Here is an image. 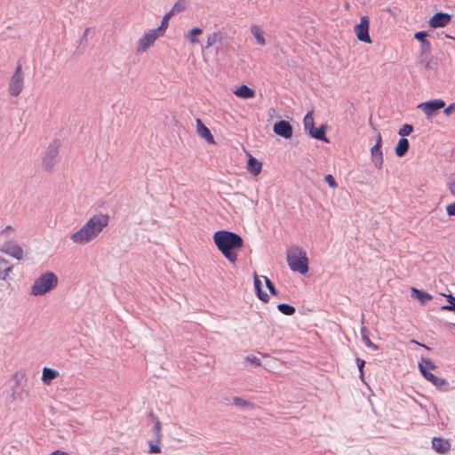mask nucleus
<instances>
[{
    "mask_svg": "<svg viewBox=\"0 0 455 455\" xmlns=\"http://www.w3.org/2000/svg\"><path fill=\"white\" fill-rule=\"evenodd\" d=\"M109 216L99 213L92 216L77 231L71 234L70 240L80 245H84L96 239L108 225Z\"/></svg>",
    "mask_w": 455,
    "mask_h": 455,
    "instance_id": "1",
    "label": "nucleus"
},
{
    "mask_svg": "<svg viewBox=\"0 0 455 455\" xmlns=\"http://www.w3.org/2000/svg\"><path fill=\"white\" fill-rule=\"evenodd\" d=\"M213 242L218 250L231 264L236 262L237 252L243 247V240L238 234L219 230L213 234Z\"/></svg>",
    "mask_w": 455,
    "mask_h": 455,
    "instance_id": "2",
    "label": "nucleus"
},
{
    "mask_svg": "<svg viewBox=\"0 0 455 455\" xmlns=\"http://www.w3.org/2000/svg\"><path fill=\"white\" fill-rule=\"evenodd\" d=\"M287 262L289 267L294 272L304 275L308 271V259L307 253L299 247H294L288 251Z\"/></svg>",
    "mask_w": 455,
    "mask_h": 455,
    "instance_id": "3",
    "label": "nucleus"
},
{
    "mask_svg": "<svg viewBox=\"0 0 455 455\" xmlns=\"http://www.w3.org/2000/svg\"><path fill=\"white\" fill-rule=\"evenodd\" d=\"M58 284L57 275L51 271L45 272L37 277L31 287V294L34 296L44 295Z\"/></svg>",
    "mask_w": 455,
    "mask_h": 455,
    "instance_id": "4",
    "label": "nucleus"
},
{
    "mask_svg": "<svg viewBox=\"0 0 455 455\" xmlns=\"http://www.w3.org/2000/svg\"><path fill=\"white\" fill-rule=\"evenodd\" d=\"M60 148V141L59 140H54L47 147L42 158V167L45 172H52L57 164Z\"/></svg>",
    "mask_w": 455,
    "mask_h": 455,
    "instance_id": "5",
    "label": "nucleus"
},
{
    "mask_svg": "<svg viewBox=\"0 0 455 455\" xmlns=\"http://www.w3.org/2000/svg\"><path fill=\"white\" fill-rule=\"evenodd\" d=\"M23 86L24 77L22 67L20 63H18L9 83V93L13 97H17L22 92Z\"/></svg>",
    "mask_w": 455,
    "mask_h": 455,
    "instance_id": "6",
    "label": "nucleus"
},
{
    "mask_svg": "<svg viewBox=\"0 0 455 455\" xmlns=\"http://www.w3.org/2000/svg\"><path fill=\"white\" fill-rule=\"evenodd\" d=\"M159 32L156 29H152L147 32L136 43V51L139 53L146 52L150 46L154 44L156 40L159 37Z\"/></svg>",
    "mask_w": 455,
    "mask_h": 455,
    "instance_id": "7",
    "label": "nucleus"
},
{
    "mask_svg": "<svg viewBox=\"0 0 455 455\" xmlns=\"http://www.w3.org/2000/svg\"><path fill=\"white\" fill-rule=\"evenodd\" d=\"M444 107L445 102L441 99L422 102L418 106V108L424 112L427 119L433 117L437 111Z\"/></svg>",
    "mask_w": 455,
    "mask_h": 455,
    "instance_id": "8",
    "label": "nucleus"
},
{
    "mask_svg": "<svg viewBox=\"0 0 455 455\" xmlns=\"http://www.w3.org/2000/svg\"><path fill=\"white\" fill-rule=\"evenodd\" d=\"M370 21L367 16H363L360 19V23L355 27V32L359 41L364 43H371L369 36Z\"/></svg>",
    "mask_w": 455,
    "mask_h": 455,
    "instance_id": "9",
    "label": "nucleus"
},
{
    "mask_svg": "<svg viewBox=\"0 0 455 455\" xmlns=\"http://www.w3.org/2000/svg\"><path fill=\"white\" fill-rule=\"evenodd\" d=\"M0 250L4 253L8 254L19 260L21 259L24 255L22 248L12 241L4 242Z\"/></svg>",
    "mask_w": 455,
    "mask_h": 455,
    "instance_id": "10",
    "label": "nucleus"
},
{
    "mask_svg": "<svg viewBox=\"0 0 455 455\" xmlns=\"http://www.w3.org/2000/svg\"><path fill=\"white\" fill-rule=\"evenodd\" d=\"M273 130L275 133L284 139H290L292 136V127L289 122L284 120L276 122Z\"/></svg>",
    "mask_w": 455,
    "mask_h": 455,
    "instance_id": "11",
    "label": "nucleus"
},
{
    "mask_svg": "<svg viewBox=\"0 0 455 455\" xmlns=\"http://www.w3.org/2000/svg\"><path fill=\"white\" fill-rule=\"evenodd\" d=\"M451 15L444 12L435 13L429 20V26L433 28L445 27L451 21Z\"/></svg>",
    "mask_w": 455,
    "mask_h": 455,
    "instance_id": "12",
    "label": "nucleus"
},
{
    "mask_svg": "<svg viewBox=\"0 0 455 455\" xmlns=\"http://www.w3.org/2000/svg\"><path fill=\"white\" fill-rule=\"evenodd\" d=\"M432 447L439 454H444L451 450V443L448 439L434 437L432 439Z\"/></svg>",
    "mask_w": 455,
    "mask_h": 455,
    "instance_id": "13",
    "label": "nucleus"
},
{
    "mask_svg": "<svg viewBox=\"0 0 455 455\" xmlns=\"http://www.w3.org/2000/svg\"><path fill=\"white\" fill-rule=\"evenodd\" d=\"M196 132L200 137L210 144H216L211 131L204 124L201 119H196Z\"/></svg>",
    "mask_w": 455,
    "mask_h": 455,
    "instance_id": "14",
    "label": "nucleus"
},
{
    "mask_svg": "<svg viewBox=\"0 0 455 455\" xmlns=\"http://www.w3.org/2000/svg\"><path fill=\"white\" fill-rule=\"evenodd\" d=\"M371 157L374 166L377 169L380 170L382 168L383 163H384L381 147H379V145H374L371 148Z\"/></svg>",
    "mask_w": 455,
    "mask_h": 455,
    "instance_id": "15",
    "label": "nucleus"
},
{
    "mask_svg": "<svg viewBox=\"0 0 455 455\" xmlns=\"http://www.w3.org/2000/svg\"><path fill=\"white\" fill-rule=\"evenodd\" d=\"M234 94L238 98L248 100L254 98L256 92L253 89L248 87L245 84H243L234 92Z\"/></svg>",
    "mask_w": 455,
    "mask_h": 455,
    "instance_id": "16",
    "label": "nucleus"
},
{
    "mask_svg": "<svg viewBox=\"0 0 455 455\" xmlns=\"http://www.w3.org/2000/svg\"><path fill=\"white\" fill-rule=\"evenodd\" d=\"M247 170L253 175L258 176L262 170V163L255 157L250 156L247 164Z\"/></svg>",
    "mask_w": 455,
    "mask_h": 455,
    "instance_id": "17",
    "label": "nucleus"
},
{
    "mask_svg": "<svg viewBox=\"0 0 455 455\" xmlns=\"http://www.w3.org/2000/svg\"><path fill=\"white\" fill-rule=\"evenodd\" d=\"M12 271V266L10 265V262L0 256V280H6Z\"/></svg>",
    "mask_w": 455,
    "mask_h": 455,
    "instance_id": "18",
    "label": "nucleus"
},
{
    "mask_svg": "<svg viewBox=\"0 0 455 455\" xmlns=\"http://www.w3.org/2000/svg\"><path fill=\"white\" fill-rule=\"evenodd\" d=\"M59 376V371L51 368L43 369L42 380L45 385H50L52 381Z\"/></svg>",
    "mask_w": 455,
    "mask_h": 455,
    "instance_id": "19",
    "label": "nucleus"
},
{
    "mask_svg": "<svg viewBox=\"0 0 455 455\" xmlns=\"http://www.w3.org/2000/svg\"><path fill=\"white\" fill-rule=\"evenodd\" d=\"M409 147H410V144H409L408 140L405 138H401L398 140V143L395 147L396 156L399 157L403 156L407 153Z\"/></svg>",
    "mask_w": 455,
    "mask_h": 455,
    "instance_id": "20",
    "label": "nucleus"
},
{
    "mask_svg": "<svg viewBox=\"0 0 455 455\" xmlns=\"http://www.w3.org/2000/svg\"><path fill=\"white\" fill-rule=\"evenodd\" d=\"M254 286L259 299L264 302H267L269 300V296L262 291L261 282L257 274L254 275Z\"/></svg>",
    "mask_w": 455,
    "mask_h": 455,
    "instance_id": "21",
    "label": "nucleus"
},
{
    "mask_svg": "<svg viewBox=\"0 0 455 455\" xmlns=\"http://www.w3.org/2000/svg\"><path fill=\"white\" fill-rule=\"evenodd\" d=\"M325 129L326 127L324 125H321L318 129H315L314 127V129L309 132V134L311 137L316 140H323L324 142H329L328 139L325 136Z\"/></svg>",
    "mask_w": 455,
    "mask_h": 455,
    "instance_id": "22",
    "label": "nucleus"
},
{
    "mask_svg": "<svg viewBox=\"0 0 455 455\" xmlns=\"http://www.w3.org/2000/svg\"><path fill=\"white\" fill-rule=\"evenodd\" d=\"M361 336H362V339H363V341L364 343V345L372 349V350H378L379 349V347L377 345H375L369 338V331L368 329L365 327V326H363L361 328Z\"/></svg>",
    "mask_w": 455,
    "mask_h": 455,
    "instance_id": "23",
    "label": "nucleus"
},
{
    "mask_svg": "<svg viewBox=\"0 0 455 455\" xmlns=\"http://www.w3.org/2000/svg\"><path fill=\"white\" fill-rule=\"evenodd\" d=\"M251 33L255 37V39L259 44H260V45L266 44V40H265V37L263 35V31L259 26H257V25L251 26Z\"/></svg>",
    "mask_w": 455,
    "mask_h": 455,
    "instance_id": "24",
    "label": "nucleus"
},
{
    "mask_svg": "<svg viewBox=\"0 0 455 455\" xmlns=\"http://www.w3.org/2000/svg\"><path fill=\"white\" fill-rule=\"evenodd\" d=\"M411 296L418 299L421 303H426L432 299V296L425 291L418 290L416 288H411Z\"/></svg>",
    "mask_w": 455,
    "mask_h": 455,
    "instance_id": "25",
    "label": "nucleus"
},
{
    "mask_svg": "<svg viewBox=\"0 0 455 455\" xmlns=\"http://www.w3.org/2000/svg\"><path fill=\"white\" fill-rule=\"evenodd\" d=\"M427 32L420 31L414 35V37L421 43L422 49L427 51L430 49V43L426 39Z\"/></svg>",
    "mask_w": 455,
    "mask_h": 455,
    "instance_id": "26",
    "label": "nucleus"
},
{
    "mask_svg": "<svg viewBox=\"0 0 455 455\" xmlns=\"http://www.w3.org/2000/svg\"><path fill=\"white\" fill-rule=\"evenodd\" d=\"M426 379L439 388L447 385V381L444 379L438 378L433 373L426 375Z\"/></svg>",
    "mask_w": 455,
    "mask_h": 455,
    "instance_id": "27",
    "label": "nucleus"
},
{
    "mask_svg": "<svg viewBox=\"0 0 455 455\" xmlns=\"http://www.w3.org/2000/svg\"><path fill=\"white\" fill-rule=\"evenodd\" d=\"M203 33V30L199 28H192L186 36L185 37L192 44H196L198 43L197 36H200Z\"/></svg>",
    "mask_w": 455,
    "mask_h": 455,
    "instance_id": "28",
    "label": "nucleus"
},
{
    "mask_svg": "<svg viewBox=\"0 0 455 455\" xmlns=\"http://www.w3.org/2000/svg\"><path fill=\"white\" fill-rule=\"evenodd\" d=\"M305 130H307L310 132L314 129L315 124H314V117H313V111L308 112L303 120Z\"/></svg>",
    "mask_w": 455,
    "mask_h": 455,
    "instance_id": "29",
    "label": "nucleus"
},
{
    "mask_svg": "<svg viewBox=\"0 0 455 455\" xmlns=\"http://www.w3.org/2000/svg\"><path fill=\"white\" fill-rule=\"evenodd\" d=\"M277 308L282 314L285 315H291L295 313V307L288 304H279Z\"/></svg>",
    "mask_w": 455,
    "mask_h": 455,
    "instance_id": "30",
    "label": "nucleus"
},
{
    "mask_svg": "<svg viewBox=\"0 0 455 455\" xmlns=\"http://www.w3.org/2000/svg\"><path fill=\"white\" fill-rule=\"evenodd\" d=\"M419 368H425L427 370H435L436 365L429 358H422L419 363Z\"/></svg>",
    "mask_w": 455,
    "mask_h": 455,
    "instance_id": "31",
    "label": "nucleus"
},
{
    "mask_svg": "<svg viewBox=\"0 0 455 455\" xmlns=\"http://www.w3.org/2000/svg\"><path fill=\"white\" fill-rule=\"evenodd\" d=\"M447 300L450 305H445L442 307L443 310L454 311L455 312V297L451 294L446 295Z\"/></svg>",
    "mask_w": 455,
    "mask_h": 455,
    "instance_id": "32",
    "label": "nucleus"
},
{
    "mask_svg": "<svg viewBox=\"0 0 455 455\" xmlns=\"http://www.w3.org/2000/svg\"><path fill=\"white\" fill-rule=\"evenodd\" d=\"M220 40V36L219 33H212L207 38L206 48H210L214 45L218 41Z\"/></svg>",
    "mask_w": 455,
    "mask_h": 455,
    "instance_id": "33",
    "label": "nucleus"
},
{
    "mask_svg": "<svg viewBox=\"0 0 455 455\" xmlns=\"http://www.w3.org/2000/svg\"><path fill=\"white\" fill-rule=\"evenodd\" d=\"M170 18L164 14L162 19L161 25L156 28L161 35H163L168 28Z\"/></svg>",
    "mask_w": 455,
    "mask_h": 455,
    "instance_id": "34",
    "label": "nucleus"
},
{
    "mask_svg": "<svg viewBox=\"0 0 455 455\" xmlns=\"http://www.w3.org/2000/svg\"><path fill=\"white\" fill-rule=\"evenodd\" d=\"M187 2L186 0H179L172 7L177 13L184 11L186 9Z\"/></svg>",
    "mask_w": 455,
    "mask_h": 455,
    "instance_id": "35",
    "label": "nucleus"
},
{
    "mask_svg": "<svg viewBox=\"0 0 455 455\" xmlns=\"http://www.w3.org/2000/svg\"><path fill=\"white\" fill-rule=\"evenodd\" d=\"M413 131V127L411 124H403V127L399 130L398 134L400 136H408Z\"/></svg>",
    "mask_w": 455,
    "mask_h": 455,
    "instance_id": "36",
    "label": "nucleus"
},
{
    "mask_svg": "<svg viewBox=\"0 0 455 455\" xmlns=\"http://www.w3.org/2000/svg\"><path fill=\"white\" fill-rule=\"evenodd\" d=\"M264 279H265V283H266V286L267 288L268 289V291H270V293L272 295H277V290L275 289L274 283L270 281L269 278H267V276H264Z\"/></svg>",
    "mask_w": 455,
    "mask_h": 455,
    "instance_id": "37",
    "label": "nucleus"
},
{
    "mask_svg": "<svg viewBox=\"0 0 455 455\" xmlns=\"http://www.w3.org/2000/svg\"><path fill=\"white\" fill-rule=\"evenodd\" d=\"M161 428H162L161 422L159 421V419L157 418H156V424L154 426V431L156 432V435L157 436V443L160 442L161 437H162Z\"/></svg>",
    "mask_w": 455,
    "mask_h": 455,
    "instance_id": "38",
    "label": "nucleus"
},
{
    "mask_svg": "<svg viewBox=\"0 0 455 455\" xmlns=\"http://www.w3.org/2000/svg\"><path fill=\"white\" fill-rule=\"evenodd\" d=\"M233 403L239 407H243V406H247L250 404V403L247 402L246 400H244L241 397H237V396L233 398Z\"/></svg>",
    "mask_w": 455,
    "mask_h": 455,
    "instance_id": "39",
    "label": "nucleus"
},
{
    "mask_svg": "<svg viewBox=\"0 0 455 455\" xmlns=\"http://www.w3.org/2000/svg\"><path fill=\"white\" fill-rule=\"evenodd\" d=\"M324 180L326 181V183L332 188H336L338 187V184L335 180V179L333 178L332 175L331 174H328L324 177Z\"/></svg>",
    "mask_w": 455,
    "mask_h": 455,
    "instance_id": "40",
    "label": "nucleus"
},
{
    "mask_svg": "<svg viewBox=\"0 0 455 455\" xmlns=\"http://www.w3.org/2000/svg\"><path fill=\"white\" fill-rule=\"evenodd\" d=\"M356 364H357L359 371H360V376L363 377V367H364V364H365L364 360H363L361 358H356Z\"/></svg>",
    "mask_w": 455,
    "mask_h": 455,
    "instance_id": "41",
    "label": "nucleus"
},
{
    "mask_svg": "<svg viewBox=\"0 0 455 455\" xmlns=\"http://www.w3.org/2000/svg\"><path fill=\"white\" fill-rule=\"evenodd\" d=\"M161 452V448L158 444H153L149 442V453H159Z\"/></svg>",
    "mask_w": 455,
    "mask_h": 455,
    "instance_id": "42",
    "label": "nucleus"
},
{
    "mask_svg": "<svg viewBox=\"0 0 455 455\" xmlns=\"http://www.w3.org/2000/svg\"><path fill=\"white\" fill-rule=\"evenodd\" d=\"M13 228L12 226H7L5 228H4L1 232H0V235L2 236H9L10 234H12L13 232Z\"/></svg>",
    "mask_w": 455,
    "mask_h": 455,
    "instance_id": "43",
    "label": "nucleus"
},
{
    "mask_svg": "<svg viewBox=\"0 0 455 455\" xmlns=\"http://www.w3.org/2000/svg\"><path fill=\"white\" fill-rule=\"evenodd\" d=\"M446 212L449 216H455V203L448 204L446 206Z\"/></svg>",
    "mask_w": 455,
    "mask_h": 455,
    "instance_id": "44",
    "label": "nucleus"
},
{
    "mask_svg": "<svg viewBox=\"0 0 455 455\" xmlns=\"http://www.w3.org/2000/svg\"><path fill=\"white\" fill-rule=\"evenodd\" d=\"M452 111H455V103H452L451 105H449L445 109H444V114L446 116H450L451 114Z\"/></svg>",
    "mask_w": 455,
    "mask_h": 455,
    "instance_id": "45",
    "label": "nucleus"
},
{
    "mask_svg": "<svg viewBox=\"0 0 455 455\" xmlns=\"http://www.w3.org/2000/svg\"><path fill=\"white\" fill-rule=\"evenodd\" d=\"M247 360L250 361L255 366H259L261 364L260 360L257 357H252V358L247 357Z\"/></svg>",
    "mask_w": 455,
    "mask_h": 455,
    "instance_id": "46",
    "label": "nucleus"
},
{
    "mask_svg": "<svg viewBox=\"0 0 455 455\" xmlns=\"http://www.w3.org/2000/svg\"><path fill=\"white\" fill-rule=\"evenodd\" d=\"M379 145V147H382V137L381 134L379 132L377 135L376 144Z\"/></svg>",
    "mask_w": 455,
    "mask_h": 455,
    "instance_id": "47",
    "label": "nucleus"
},
{
    "mask_svg": "<svg viewBox=\"0 0 455 455\" xmlns=\"http://www.w3.org/2000/svg\"><path fill=\"white\" fill-rule=\"evenodd\" d=\"M50 455H69L68 452L57 450L53 452H52Z\"/></svg>",
    "mask_w": 455,
    "mask_h": 455,
    "instance_id": "48",
    "label": "nucleus"
},
{
    "mask_svg": "<svg viewBox=\"0 0 455 455\" xmlns=\"http://www.w3.org/2000/svg\"><path fill=\"white\" fill-rule=\"evenodd\" d=\"M421 374L424 376V378L426 379V375H428V374H431V372H429L427 369L425 368H419Z\"/></svg>",
    "mask_w": 455,
    "mask_h": 455,
    "instance_id": "49",
    "label": "nucleus"
},
{
    "mask_svg": "<svg viewBox=\"0 0 455 455\" xmlns=\"http://www.w3.org/2000/svg\"><path fill=\"white\" fill-rule=\"evenodd\" d=\"M177 12L172 8L165 15H167L170 19L175 15Z\"/></svg>",
    "mask_w": 455,
    "mask_h": 455,
    "instance_id": "50",
    "label": "nucleus"
},
{
    "mask_svg": "<svg viewBox=\"0 0 455 455\" xmlns=\"http://www.w3.org/2000/svg\"><path fill=\"white\" fill-rule=\"evenodd\" d=\"M411 342H412V343H415V344H417V345H419V346H422V347H425L426 349H429V347H428L427 346H426V345H422V344L419 343L418 341H416V340H414V339H411Z\"/></svg>",
    "mask_w": 455,
    "mask_h": 455,
    "instance_id": "51",
    "label": "nucleus"
},
{
    "mask_svg": "<svg viewBox=\"0 0 455 455\" xmlns=\"http://www.w3.org/2000/svg\"><path fill=\"white\" fill-rule=\"evenodd\" d=\"M451 192L455 195V188L453 187H451Z\"/></svg>",
    "mask_w": 455,
    "mask_h": 455,
    "instance_id": "52",
    "label": "nucleus"
},
{
    "mask_svg": "<svg viewBox=\"0 0 455 455\" xmlns=\"http://www.w3.org/2000/svg\"><path fill=\"white\" fill-rule=\"evenodd\" d=\"M361 322H362V323H363V322H364V315H362V320H361Z\"/></svg>",
    "mask_w": 455,
    "mask_h": 455,
    "instance_id": "53",
    "label": "nucleus"
}]
</instances>
